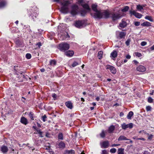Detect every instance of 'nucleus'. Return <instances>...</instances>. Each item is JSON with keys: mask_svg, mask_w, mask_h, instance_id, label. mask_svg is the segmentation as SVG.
<instances>
[{"mask_svg": "<svg viewBox=\"0 0 154 154\" xmlns=\"http://www.w3.org/2000/svg\"><path fill=\"white\" fill-rule=\"evenodd\" d=\"M60 3L62 6L60 10V11L65 14L68 13L69 12V1L63 0V2H60Z\"/></svg>", "mask_w": 154, "mask_h": 154, "instance_id": "obj_1", "label": "nucleus"}, {"mask_svg": "<svg viewBox=\"0 0 154 154\" xmlns=\"http://www.w3.org/2000/svg\"><path fill=\"white\" fill-rule=\"evenodd\" d=\"M69 48V44L66 43H62L59 45L58 49L62 51H65L68 50Z\"/></svg>", "mask_w": 154, "mask_h": 154, "instance_id": "obj_2", "label": "nucleus"}, {"mask_svg": "<svg viewBox=\"0 0 154 154\" xmlns=\"http://www.w3.org/2000/svg\"><path fill=\"white\" fill-rule=\"evenodd\" d=\"M85 24L86 21L84 20H79L75 21L74 25L78 28H81L85 26Z\"/></svg>", "mask_w": 154, "mask_h": 154, "instance_id": "obj_3", "label": "nucleus"}, {"mask_svg": "<svg viewBox=\"0 0 154 154\" xmlns=\"http://www.w3.org/2000/svg\"><path fill=\"white\" fill-rule=\"evenodd\" d=\"M78 9L79 8L77 5H72L71 7V14L72 15H76L78 13Z\"/></svg>", "mask_w": 154, "mask_h": 154, "instance_id": "obj_4", "label": "nucleus"}, {"mask_svg": "<svg viewBox=\"0 0 154 154\" xmlns=\"http://www.w3.org/2000/svg\"><path fill=\"white\" fill-rule=\"evenodd\" d=\"M126 33L122 32H116V36L117 38L121 39L122 38H125L126 35Z\"/></svg>", "mask_w": 154, "mask_h": 154, "instance_id": "obj_5", "label": "nucleus"}, {"mask_svg": "<svg viewBox=\"0 0 154 154\" xmlns=\"http://www.w3.org/2000/svg\"><path fill=\"white\" fill-rule=\"evenodd\" d=\"M129 12L131 16H132V15H133L135 17L138 18H141L143 16V15L135 11L134 10H130L129 11Z\"/></svg>", "mask_w": 154, "mask_h": 154, "instance_id": "obj_6", "label": "nucleus"}, {"mask_svg": "<svg viewBox=\"0 0 154 154\" xmlns=\"http://www.w3.org/2000/svg\"><path fill=\"white\" fill-rule=\"evenodd\" d=\"M121 127L124 130L128 128L131 129L133 127V124L131 123L128 124H126L125 123H124L121 125Z\"/></svg>", "mask_w": 154, "mask_h": 154, "instance_id": "obj_7", "label": "nucleus"}, {"mask_svg": "<svg viewBox=\"0 0 154 154\" xmlns=\"http://www.w3.org/2000/svg\"><path fill=\"white\" fill-rule=\"evenodd\" d=\"M111 17L113 20H116L120 18L121 15L119 14H115V13L112 12L111 14Z\"/></svg>", "mask_w": 154, "mask_h": 154, "instance_id": "obj_8", "label": "nucleus"}, {"mask_svg": "<svg viewBox=\"0 0 154 154\" xmlns=\"http://www.w3.org/2000/svg\"><path fill=\"white\" fill-rule=\"evenodd\" d=\"M102 12L99 11H95L94 14V17L96 19H101L103 18Z\"/></svg>", "mask_w": 154, "mask_h": 154, "instance_id": "obj_9", "label": "nucleus"}, {"mask_svg": "<svg viewBox=\"0 0 154 154\" xmlns=\"http://www.w3.org/2000/svg\"><path fill=\"white\" fill-rule=\"evenodd\" d=\"M103 18H107L109 17L110 15H111V13L105 10L102 12Z\"/></svg>", "mask_w": 154, "mask_h": 154, "instance_id": "obj_10", "label": "nucleus"}, {"mask_svg": "<svg viewBox=\"0 0 154 154\" xmlns=\"http://www.w3.org/2000/svg\"><path fill=\"white\" fill-rule=\"evenodd\" d=\"M107 69H109L111 72L113 74H115L116 72V69L115 68L109 65H107L106 66Z\"/></svg>", "mask_w": 154, "mask_h": 154, "instance_id": "obj_11", "label": "nucleus"}, {"mask_svg": "<svg viewBox=\"0 0 154 154\" xmlns=\"http://www.w3.org/2000/svg\"><path fill=\"white\" fill-rule=\"evenodd\" d=\"M100 145L102 148H107L109 146V142L108 140L103 141L102 143H100Z\"/></svg>", "mask_w": 154, "mask_h": 154, "instance_id": "obj_12", "label": "nucleus"}, {"mask_svg": "<svg viewBox=\"0 0 154 154\" xmlns=\"http://www.w3.org/2000/svg\"><path fill=\"white\" fill-rule=\"evenodd\" d=\"M137 70L139 72H143L146 70V67L143 65H139L137 67Z\"/></svg>", "mask_w": 154, "mask_h": 154, "instance_id": "obj_13", "label": "nucleus"}, {"mask_svg": "<svg viewBox=\"0 0 154 154\" xmlns=\"http://www.w3.org/2000/svg\"><path fill=\"white\" fill-rule=\"evenodd\" d=\"M127 25V22L125 21V19L122 20L121 22L120 23L119 26L120 27L124 28Z\"/></svg>", "mask_w": 154, "mask_h": 154, "instance_id": "obj_14", "label": "nucleus"}, {"mask_svg": "<svg viewBox=\"0 0 154 154\" xmlns=\"http://www.w3.org/2000/svg\"><path fill=\"white\" fill-rule=\"evenodd\" d=\"M1 150L3 153L6 154L8 151V149L7 146L4 145L1 147Z\"/></svg>", "mask_w": 154, "mask_h": 154, "instance_id": "obj_15", "label": "nucleus"}, {"mask_svg": "<svg viewBox=\"0 0 154 154\" xmlns=\"http://www.w3.org/2000/svg\"><path fill=\"white\" fill-rule=\"evenodd\" d=\"M35 131L36 132H34V134H38L39 135V137H43L44 136L42 135L43 134V132L41 131V130L39 128H38Z\"/></svg>", "mask_w": 154, "mask_h": 154, "instance_id": "obj_16", "label": "nucleus"}, {"mask_svg": "<svg viewBox=\"0 0 154 154\" xmlns=\"http://www.w3.org/2000/svg\"><path fill=\"white\" fill-rule=\"evenodd\" d=\"M20 122L22 123L25 125H26L28 123L27 119L24 117H21Z\"/></svg>", "mask_w": 154, "mask_h": 154, "instance_id": "obj_17", "label": "nucleus"}, {"mask_svg": "<svg viewBox=\"0 0 154 154\" xmlns=\"http://www.w3.org/2000/svg\"><path fill=\"white\" fill-rule=\"evenodd\" d=\"M58 146L59 148L60 149H63L66 147V145L65 143L62 141H61L59 142Z\"/></svg>", "mask_w": 154, "mask_h": 154, "instance_id": "obj_18", "label": "nucleus"}, {"mask_svg": "<svg viewBox=\"0 0 154 154\" xmlns=\"http://www.w3.org/2000/svg\"><path fill=\"white\" fill-rule=\"evenodd\" d=\"M74 54V52L72 51H68L65 53V54L68 57L72 56Z\"/></svg>", "mask_w": 154, "mask_h": 154, "instance_id": "obj_19", "label": "nucleus"}, {"mask_svg": "<svg viewBox=\"0 0 154 154\" xmlns=\"http://www.w3.org/2000/svg\"><path fill=\"white\" fill-rule=\"evenodd\" d=\"M141 26H143L149 27L151 26V23L149 22L146 21L141 24Z\"/></svg>", "mask_w": 154, "mask_h": 154, "instance_id": "obj_20", "label": "nucleus"}, {"mask_svg": "<svg viewBox=\"0 0 154 154\" xmlns=\"http://www.w3.org/2000/svg\"><path fill=\"white\" fill-rule=\"evenodd\" d=\"M81 5L85 9H86L89 11H90L91 9L88 4L82 3L81 4Z\"/></svg>", "mask_w": 154, "mask_h": 154, "instance_id": "obj_21", "label": "nucleus"}, {"mask_svg": "<svg viewBox=\"0 0 154 154\" xmlns=\"http://www.w3.org/2000/svg\"><path fill=\"white\" fill-rule=\"evenodd\" d=\"M28 115L30 119L32 120H34V118L35 117V115L32 112H30L28 113Z\"/></svg>", "mask_w": 154, "mask_h": 154, "instance_id": "obj_22", "label": "nucleus"}, {"mask_svg": "<svg viewBox=\"0 0 154 154\" xmlns=\"http://www.w3.org/2000/svg\"><path fill=\"white\" fill-rule=\"evenodd\" d=\"M65 104L68 108L70 109H72L73 108L72 104L70 101L66 102L65 103Z\"/></svg>", "mask_w": 154, "mask_h": 154, "instance_id": "obj_23", "label": "nucleus"}, {"mask_svg": "<svg viewBox=\"0 0 154 154\" xmlns=\"http://www.w3.org/2000/svg\"><path fill=\"white\" fill-rule=\"evenodd\" d=\"M115 129V126L113 125L110 126L108 128V131L109 133H112Z\"/></svg>", "mask_w": 154, "mask_h": 154, "instance_id": "obj_24", "label": "nucleus"}, {"mask_svg": "<svg viewBox=\"0 0 154 154\" xmlns=\"http://www.w3.org/2000/svg\"><path fill=\"white\" fill-rule=\"evenodd\" d=\"M30 16H31V18L34 21L36 19L37 17L38 16V14L36 12H34L30 15Z\"/></svg>", "mask_w": 154, "mask_h": 154, "instance_id": "obj_25", "label": "nucleus"}, {"mask_svg": "<svg viewBox=\"0 0 154 154\" xmlns=\"http://www.w3.org/2000/svg\"><path fill=\"white\" fill-rule=\"evenodd\" d=\"M117 52L116 51H114L110 54V57L115 58L117 56Z\"/></svg>", "mask_w": 154, "mask_h": 154, "instance_id": "obj_26", "label": "nucleus"}, {"mask_svg": "<svg viewBox=\"0 0 154 154\" xmlns=\"http://www.w3.org/2000/svg\"><path fill=\"white\" fill-rule=\"evenodd\" d=\"M118 140L119 141L126 140H128L126 137L124 135L120 136L118 138Z\"/></svg>", "mask_w": 154, "mask_h": 154, "instance_id": "obj_27", "label": "nucleus"}, {"mask_svg": "<svg viewBox=\"0 0 154 154\" xmlns=\"http://www.w3.org/2000/svg\"><path fill=\"white\" fill-rule=\"evenodd\" d=\"M57 138L59 140H63V133L61 132L59 133L58 134Z\"/></svg>", "mask_w": 154, "mask_h": 154, "instance_id": "obj_28", "label": "nucleus"}, {"mask_svg": "<svg viewBox=\"0 0 154 154\" xmlns=\"http://www.w3.org/2000/svg\"><path fill=\"white\" fill-rule=\"evenodd\" d=\"M133 115V112L132 111H130L127 115V118L129 119H131V117Z\"/></svg>", "mask_w": 154, "mask_h": 154, "instance_id": "obj_29", "label": "nucleus"}, {"mask_svg": "<svg viewBox=\"0 0 154 154\" xmlns=\"http://www.w3.org/2000/svg\"><path fill=\"white\" fill-rule=\"evenodd\" d=\"M103 52L102 51H99L98 54V57L100 60L103 57Z\"/></svg>", "mask_w": 154, "mask_h": 154, "instance_id": "obj_30", "label": "nucleus"}, {"mask_svg": "<svg viewBox=\"0 0 154 154\" xmlns=\"http://www.w3.org/2000/svg\"><path fill=\"white\" fill-rule=\"evenodd\" d=\"M106 131L104 130H102L101 133L100 134V135L101 138H104L106 136Z\"/></svg>", "mask_w": 154, "mask_h": 154, "instance_id": "obj_31", "label": "nucleus"}, {"mask_svg": "<svg viewBox=\"0 0 154 154\" xmlns=\"http://www.w3.org/2000/svg\"><path fill=\"white\" fill-rule=\"evenodd\" d=\"M92 10L95 12L98 11L97 9V5L95 4H93L91 6Z\"/></svg>", "mask_w": 154, "mask_h": 154, "instance_id": "obj_32", "label": "nucleus"}, {"mask_svg": "<svg viewBox=\"0 0 154 154\" xmlns=\"http://www.w3.org/2000/svg\"><path fill=\"white\" fill-rule=\"evenodd\" d=\"M57 62L54 60H51L50 61V64L52 66H54L56 64Z\"/></svg>", "mask_w": 154, "mask_h": 154, "instance_id": "obj_33", "label": "nucleus"}, {"mask_svg": "<svg viewBox=\"0 0 154 154\" xmlns=\"http://www.w3.org/2000/svg\"><path fill=\"white\" fill-rule=\"evenodd\" d=\"M145 19L148 20L150 22H152L153 21L152 18L151 16H146L145 17Z\"/></svg>", "mask_w": 154, "mask_h": 154, "instance_id": "obj_34", "label": "nucleus"}, {"mask_svg": "<svg viewBox=\"0 0 154 154\" xmlns=\"http://www.w3.org/2000/svg\"><path fill=\"white\" fill-rule=\"evenodd\" d=\"M143 6V5H138L137 6L136 8L138 11H141L143 9V7H144Z\"/></svg>", "mask_w": 154, "mask_h": 154, "instance_id": "obj_35", "label": "nucleus"}, {"mask_svg": "<svg viewBox=\"0 0 154 154\" xmlns=\"http://www.w3.org/2000/svg\"><path fill=\"white\" fill-rule=\"evenodd\" d=\"M124 149L119 148L118 149V154H124Z\"/></svg>", "mask_w": 154, "mask_h": 154, "instance_id": "obj_36", "label": "nucleus"}, {"mask_svg": "<svg viewBox=\"0 0 154 154\" xmlns=\"http://www.w3.org/2000/svg\"><path fill=\"white\" fill-rule=\"evenodd\" d=\"M6 3L5 1L0 2V8L4 7L6 5Z\"/></svg>", "mask_w": 154, "mask_h": 154, "instance_id": "obj_37", "label": "nucleus"}, {"mask_svg": "<svg viewBox=\"0 0 154 154\" xmlns=\"http://www.w3.org/2000/svg\"><path fill=\"white\" fill-rule=\"evenodd\" d=\"M129 9V7L128 6H126L122 10V11L123 12H125L127 11Z\"/></svg>", "mask_w": 154, "mask_h": 154, "instance_id": "obj_38", "label": "nucleus"}, {"mask_svg": "<svg viewBox=\"0 0 154 154\" xmlns=\"http://www.w3.org/2000/svg\"><path fill=\"white\" fill-rule=\"evenodd\" d=\"M16 43L18 46H22L23 45L22 43L19 40L16 41Z\"/></svg>", "mask_w": 154, "mask_h": 154, "instance_id": "obj_39", "label": "nucleus"}, {"mask_svg": "<svg viewBox=\"0 0 154 154\" xmlns=\"http://www.w3.org/2000/svg\"><path fill=\"white\" fill-rule=\"evenodd\" d=\"M87 13V11L85 10H83L81 11V14L82 16H84Z\"/></svg>", "mask_w": 154, "mask_h": 154, "instance_id": "obj_40", "label": "nucleus"}, {"mask_svg": "<svg viewBox=\"0 0 154 154\" xmlns=\"http://www.w3.org/2000/svg\"><path fill=\"white\" fill-rule=\"evenodd\" d=\"M26 57L28 59H30L31 57V55L30 54L27 53L26 54Z\"/></svg>", "mask_w": 154, "mask_h": 154, "instance_id": "obj_41", "label": "nucleus"}, {"mask_svg": "<svg viewBox=\"0 0 154 154\" xmlns=\"http://www.w3.org/2000/svg\"><path fill=\"white\" fill-rule=\"evenodd\" d=\"M152 107L151 106H147L146 107V109L147 111H150L151 110Z\"/></svg>", "mask_w": 154, "mask_h": 154, "instance_id": "obj_42", "label": "nucleus"}, {"mask_svg": "<svg viewBox=\"0 0 154 154\" xmlns=\"http://www.w3.org/2000/svg\"><path fill=\"white\" fill-rule=\"evenodd\" d=\"M116 149L114 148H112L110 150V152L112 153H115L116 152Z\"/></svg>", "mask_w": 154, "mask_h": 154, "instance_id": "obj_43", "label": "nucleus"}, {"mask_svg": "<svg viewBox=\"0 0 154 154\" xmlns=\"http://www.w3.org/2000/svg\"><path fill=\"white\" fill-rule=\"evenodd\" d=\"M148 101L149 103H152L153 101V99L150 97H148Z\"/></svg>", "mask_w": 154, "mask_h": 154, "instance_id": "obj_44", "label": "nucleus"}, {"mask_svg": "<svg viewBox=\"0 0 154 154\" xmlns=\"http://www.w3.org/2000/svg\"><path fill=\"white\" fill-rule=\"evenodd\" d=\"M135 54L136 56L138 57H140L142 56V55L141 53L139 52H135Z\"/></svg>", "mask_w": 154, "mask_h": 154, "instance_id": "obj_45", "label": "nucleus"}, {"mask_svg": "<svg viewBox=\"0 0 154 154\" xmlns=\"http://www.w3.org/2000/svg\"><path fill=\"white\" fill-rule=\"evenodd\" d=\"M47 118V116L45 115H44L42 117V120L44 122H45L46 121V119Z\"/></svg>", "mask_w": 154, "mask_h": 154, "instance_id": "obj_46", "label": "nucleus"}, {"mask_svg": "<svg viewBox=\"0 0 154 154\" xmlns=\"http://www.w3.org/2000/svg\"><path fill=\"white\" fill-rule=\"evenodd\" d=\"M78 65V63L76 61H74L73 62V63L72 64V66L73 67H74Z\"/></svg>", "mask_w": 154, "mask_h": 154, "instance_id": "obj_47", "label": "nucleus"}, {"mask_svg": "<svg viewBox=\"0 0 154 154\" xmlns=\"http://www.w3.org/2000/svg\"><path fill=\"white\" fill-rule=\"evenodd\" d=\"M130 39H128L125 42V44L127 46H128L130 45Z\"/></svg>", "mask_w": 154, "mask_h": 154, "instance_id": "obj_48", "label": "nucleus"}, {"mask_svg": "<svg viewBox=\"0 0 154 154\" xmlns=\"http://www.w3.org/2000/svg\"><path fill=\"white\" fill-rule=\"evenodd\" d=\"M140 22L138 21L135 22H134V25L136 26H138L140 25Z\"/></svg>", "mask_w": 154, "mask_h": 154, "instance_id": "obj_49", "label": "nucleus"}, {"mask_svg": "<svg viewBox=\"0 0 154 154\" xmlns=\"http://www.w3.org/2000/svg\"><path fill=\"white\" fill-rule=\"evenodd\" d=\"M69 154H75V151L73 150H69Z\"/></svg>", "mask_w": 154, "mask_h": 154, "instance_id": "obj_50", "label": "nucleus"}, {"mask_svg": "<svg viewBox=\"0 0 154 154\" xmlns=\"http://www.w3.org/2000/svg\"><path fill=\"white\" fill-rule=\"evenodd\" d=\"M147 44L146 42H142L141 43V45L142 46H144L146 45Z\"/></svg>", "mask_w": 154, "mask_h": 154, "instance_id": "obj_51", "label": "nucleus"}, {"mask_svg": "<svg viewBox=\"0 0 154 154\" xmlns=\"http://www.w3.org/2000/svg\"><path fill=\"white\" fill-rule=\"evenodd\" d=\"M108 153L106 150H102L101 154H108Z\"/></svg>", "mask_w": 154, "mask_h": 154, "instance_id": "obj_52", "label": "nucleus"}, {"mask_svg": "<svg viewBox=\"0 0 154 154\" xmlns=\"http://www.w3.org/2000/svg\"><path fill=\"white\" fill-rule=\"evenodd\" d=\"M129 140V141L126 142V143H127L129 144L130 143H132L133 142L130 139H128V140Z\"/></svg>", "mask_w": 154, "mask_h": 154, "instance_id": "obj_53", "label": "nucleus"}, {"mask_svg": "<svg viewBox=\"0 0 154 154\" xmlns=\"http://www.w3.org/2000/svg\"><path fill=\"white\" fill-rule=\"evenodd\" d=\"M57 95L54 93L52 94V97L54 99L56 98L57 97Z\"/></svg>", "mask_w": 154, "mask_h": 154, "instance_id": "obj_54", "label": "nucleus"}, {"mask_svg": "<svg viewBox=\"0 0 154 154\" xmlns=\"http://www.w3.org/2000/svg\"><path fill=\"white\" fill-rule=\"evenodd\" d=\"M137 140H141L143 141H144L145 140V139L144 138H137L136 139Z\"/></svg>", "mask_w": 154, "mask_h": 154, "instance_id": "obj_55", "label": "nucleus"}, {"mask_svg": "<svg viewBox=\"0 0 154 154\" xmlns=\"http://www.w3.org/2000/svg\"><path fill=\"white\" fill-rule=\"evenodd\" d=\"M36 45H37L39 48H40V46L42 45V44L40 42H38L37 43Z\"/></svg>", "mask_w": 154, "mask_h": 154, "instance_id": "obj_56", "label": "nucleus"}, {"mask_svg": "<svg viewBox=\"0 0 154 154\" xmlns=\"http://www.w3.org/2000/svg\"><path fill=\"white\" fill-rule=\"evenodd\" d=\"M153 135L152 134H151L149 135L148 137V139L149 140H151L152 138Z\"/></svg>", "mask_w": 154, "mask_h": 154, "instance_id": "obj_57", "label": "nucleus"}, {"mask_svg": "<svg viewBox=\"0 0 154 154\" xmlns=\"http://www.w3.org/2000/svg\"><path fill=\"white\" fill-rule=\"evenodd\" d=\"M120 145V144H113L111 146L112 147H114V146H119Z\"/></svg>", "mask_w": 154, "mask_h": 154, "instance_id": "obj_58", "label": "nucleus"}, {"mask_svg": "<svg viewBox=\"0 0 154 154\" xmlns=\"http://www.w3.org/2000/svg\"><path fill=\"white\" fill-rule=\"evenodd\" d=\"M143 154H150V152L147 151H145Z\"/></svg>", "mask_w": 154, "mask_h": 154, "instance_id": "obj_59", "label": "nucleus"}, {"mask_svg": "<svg viewBox=\"0 0 154 154\" xmlns=\"http://www.w3.org/2000/svg\"><path fill=\"white\" fill-rule=\"evenodd\" d=\"M126 57L127 59H130L131 57V56L129 55L128 54L126 56Z\"/></svg>", "mask_w": 154, "mask_h": 154, "instance_id": "obj_60", "label": "nucleus"}, {"mask_svg": "<svg viewBox=\"0 0 154 154\" xmlns=\"http://www.w3.org/2000/svg\"><path fill=\"white\" fill-rule=\"evenodd\" d=\"M32 128L33 129H34V130H35V131L38 128H37V127L35 126H33L32 127Z\"/></svg>", "mask_w": 154, "mask_h": 154, "instance_id": "obj_61", "label": "nucleus"}, {"mask_svg": "<svg viewBox=\"0 0 154 154\" xmlns=\"http://www.w3.org/2000/svg\"><path fill=\"white\" fill-rule=\"evenodd\" d=\"M63 154H69V150H66L64 152Z\"/></svg>", "mask_w": 154, "mask_h": 154, "instance_id": "obj_62", "label": "nucleus"}, {"mask_svg": "<svg viewBox=\"0 0 154 154\" xmlns=\"http://www.w3.org/2000/svg\"><path fill=\"white\" fill-rule=\"evenodd\" d=\"M133 62L134 63H135L136 64H137L138 62L136 60H134L133 61Z\"/></svg>", "mask_w": 154, "mask_h": 154, "instance_id": "obj_63", "label": "nucleus"}, {"mask_svg": "<svg viewBox=\"0 0 154 154\" xmlns=\"http://www.w3.org/2000/svg\"><path fill=\"white\" fill-rule=\"evenodd\" d=\"M150 49L151 50H154V45L152 46L150 48Z\"/></svg>", "mask_w": 154, "mask_h": 154, "instance_id": "obj_64", "label": "nucleus"}]
</instances>
